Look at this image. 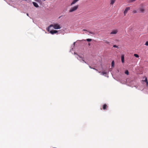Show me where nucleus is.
<instances>
[{"mask_svg":"<svg viewBox=\"0 0 148 148\" xmlns=\"http://www.w3.org/2000/svg\"><path fill=\"white\" fill-rule=\"evenodd\" d=\"M27 16H29V14H28V13H27Z\"/></svg>","mask_w":148,"mask_h":148,"instance_id":"27","label":"nucleus"},{"mask_svg":"<svg viewBox=\"0 0 148 148\" xmlns=\"http://www.w3.org/2000/svg\"><path fill=\"white\" fill-rule=\"evenodd\" d=\"M121 60L122 62L123 63L124 62V55H123L121 56Z\"/></svg>","mask_w":148,"mask_h":148,"instance_id":"8","label":"nucleus"},{"mask_svg":"<svg viewBox=\"0 0 148 148\" xmlns=\"http://www.w3.org/2000/svg\"><path fill=\"white\" fill-rule=\"evenodd\" d=\"M44 1H45V0H43Z\"/></svg>","mask_w":148,"mask_h":148,"instance_id":"29","label":"nucleus"},{"mask_svg":"<svg viewBox=\"0 0 148 148\" xmlns=\"http://www.w3.org/2000/svg\"><path fill=\"white\" fill-rule=\"evenodd\" d=\"M133 13H136L137 12L136 11V10H134L133 12Z\"/></svg>","mask_w":148,"mask_h":148,"instance_id":"25","label":"nucleus"},{"mask_svg":"<svg viewBox=\"0 0 148 148\" xmlns=\"http://www.w3.org/2000/svg\"><path fill=\"white\" fill-rule=\"evenodd\" d=\"M98 72L99 73H100L101 72L100 71H98Z\"/></svg>","mask_w":148,"mask_h":148,"instance_id":"28","label":"nucleus"},{"mask_svg":"<svg viewBox=\"0 0 148 148\" xmlns=\"http://www.w3.org/2000/svg\"><path fill=\"white\" fill-rule=\"evenodd\" d=\"M145 45L146 46H148V41H147L145 42Z\"/></svg>","mask_w":148,"mask_h":148,"instance_id":"23","label":"nucleus"},{"mask_svg":"<svg viewBox=\"0 0 148 148\" xmlns=\"http://www.w3.org/2000/svg\"><path fill=\"white\" fill-rule=\"evenodd\" d=\"M116 0H110V4L111 5H113L115 1Z\"/></svg>","mask_w":148,"mask_h":148,"instance_id":"11","label":"nucleus"},{"mask_svg":"<svg viewBox=\"0 0 148 148\" xmlns=\"http://www.w3.org/2000/svg\"><path fill=\"white\" fill-rule=\"evenodd\" d=\"M144 82H147V79L146 77L145 78V79L144 80Z\"/></svg>","mask_w":148,"mask_h":148,"instance_id":"24","label":"nucleus"},{"mask_svg":"<svg viewBox=\"0 0 148 148\" xmlns=\"http://www.w3.org/2000/svg\"><path fill=\"white\" fill-rule=\"evenodd\" d=\"M53 27L54 29H58L61 28V27H60L59 25L57 23L54 25L51 24L49 26V27Z\"/></svg>","mask_w":148,"mask_h":148,"instance_id":"2","label":"nucleus"},{"mask_svg":"<svg viewBox=\"0 0 148 148\" xmlns=\"http://www.w3.org/2000/svg\"><path fill=\"white\" fill-rule=\"evenodd\" d=\"M113 47H116V48H119V47H118L117 46H116V45H114L113 46Z\"/></svg>","mask_w":148,"mask_h":148,"instance_id":"21","label":"nucleus"},{"mask_svg":"<svg viewBox=\"0 0 148 148\" xmlns=\"http://www.w3.org/2000/svg\"><path fill=\"white\" fill-rule=\"evenodd\" d=\"M79 0H73V2L71 4V5L75 4L76 2L78 1Z\"/></svg>","mask_w":148,"mask_h":148,"instance_id":"7","label":"nucleus"},{"mask_svg":"<svg viewBox=\"0 0 148 148\" xmlns=\"http://www.w3.org/2000/svg\"><path fill=\"white\" fill-rule=\"evenodd\" d=\"M86 40L87 41H88V42H90V41H91L92 40V39H89V38H88V39H86Z\"/></svg>","mask_w":148,"mask_h":148,"instance_id":"18","label":"nucleus"},{"mask_svg":"<svg viewBox=\"0 0 148 148\" xmlns=\"http://www.w3.org/2000/svg\"><path fill=\"white\" fill-rule=\"evenodd\" d=\"M118 32V30L117 29H113L112 31L110 32V34H116Z\"/></svg>","mask_w":148,"mask_h":148,"instance_id":"3","label":"nucleus"},{"mask_svg":"<svg viewBox=\"0 0 148 148\" xmlns=\"http://www.w3.org/2000/svg\"><path fill=\"white\" fill-rule=\"evenodd\" d=\"M79 5H77L75 6L71 7L69 10V12H72L76 10L78 8Z\"/></svg>","mask_w":148,"mask_h":148,"instance_id":"1","label":"nucleus"},{"mask_svg":"<svg viewBox=\"0 0 148 148\" xmlns=\"http://www.w3.org/2000/svg\"><path fill=\"white\" fill-rule=\"evenodd\" d=\"M108 107L107 105L106 104H104L103 106V110L106 109V108Z\"/></svg>","mask_w":148,"mask_h":148,"instance_id":"6","label":"nucleus"},{"mask_svg":"<svg viewBox=\"0 0 148 148\" xmlns=\"http://www.w3.org/2000/svg\"><path fill=\"white\" fill-rule=\"evenodd\" d=\"M146 86H148V81L146 82Z\"/></svg>","mask_w":148,"mask_h":148,"instance_id":"26","label":"nucleus"},{"mask_svg":"<svg viewBox=\"0 0 148 148\" xmlns=\"http://www.w3.org/2000/svg\"><path fill=\"white\" fill-rule=\"evenodd\" d=\"M125 73L127 75H128L129 74V72L128 70H126L125 72Z\"/></svg>","mask_w":148,"mask_h":148,"instance_id":"16","label":"nucleus"},{"mask_svg":"<svg viewBox=\"0 0 148 148\" xmlns=\"http://www.w3.org/2000/svg\"><path fill=\"white\" fill-rule=\"evenodd\" d=\"M89 67L91 68V69H93L94 70H95L97 71H98V70L96 69L95 68H92V67H91L90 66H89Z\"/></svg>","mask_w":148,"mask_h":148,"instance_id":"22","label":"nucleus"},{"mask_svg":"<svg viewBox=\"0 0 148 148\" xmlns=\"http://www.w3.org/2000/svg\"><path fill=\"white\" fill-rule=\"evenodd\" d=\"M83 30L86 31L88 32H89V33L90 34H94V33L93 32H90V31H87V30H86V29H83Z\"/></svg>","mask_w":148,"mask_h":148,"instance_id":"13","label":"nucleus"},{"mask_svg":"<svg viewBox=\"0 0 148 148\" xmlns=\"http://www.w3.org/2000/svg\"><path fill=\"white\" fill-rule=\"evenodd\" d=\"M58 32L56 30H51L50 32L52 34H56Z\"/></svg>","mask_w":148,"mask_h":148,"instance_id":"5","label":"nucleus"},{"mask_svg":"<svg viewBox=\"0 0 148 148\" xmlns=\"http://www.w3.org/2000/svg\"><path fill=\"white\" fill-rule=\"evenodd\" d=\"M105 42L107 44H109L110 43V42L106 40L105 41Z\"/></svg>","mask_w":148,"mask_h":148,"instance_id":"20","label":"nucleus"},{"mask_svg":"<svg viewBox=\"0 0 148 148\" xmlns=\"http://www.w3.org/2000/svg\"><path fill=\"white\" fill-rule=\"evenodd\" d=\"M78 56L79 57V58H81V59H78V58H77V59H78V60H79V61H80L81 62V60H82V58H82V56H80L78 55Z\"/></svg>","mask_w":148,"mask_h":148,"instance_id":"14","label":"nucleus"},{"mask_svg":"<svg viewBox=\"0 0 148 148\" xmlns=\"http://www.w3.org/2000/svg\"><path fill=\"white\" fill-rule=\"evenodd\" d=\"M82 61H83L84 63H85L86 64H87V62L84 60L83 58H82Z\"/></svg>","mask_w":148,"mask_h":148,"instance_id":"19","label":"nucleus"},{"mask_svg":"<svg viewBox=\"0 0 148 148\" xmlns=\"http://www.w3.org/2000/svg\"><path fill=\"white\" fill-rule=\"evenodd\" d=\"M134 56H135V57H136V58H138L139 57V56L138 55L136 54H134Z\"/></svg>","mask_w":148,"mask_h":148,"instance_id":"17","label":"nucleus"},{"mask_svg":"<svg viewBox=\"0 0 148 148\" xmlns=\"http://www.w3.org/2000/svg\"><path fill=\"white\" fill-rule=\"evenodd\" d=\"M33 4L34 6H35L36 7H38L39 6L37 3H36L35 2H33Z\"/></svg>","mask_w":148,"mask_h":148,"instance_id":"9","label":"nucleus"},{"mask_svg":"<svg viewBox=\"0 0 148 148\" xmlns=\"http://www.w3.org/2000/svg\"><path fill=\"white\" fill-rule=\"evenodd\" d=\"M101 74L103 75H106L107 74V73L105 72V71H103L102 72H101Z\"/></svg>","mask_w":148,"mask_h":148,"instance_id":"12","label":"nucleus"},{"mask_svg":"<svg viewBox=\"0 0 148 148\" xmlns=\"http://www.w3.org/2000/svg\"><path fill=\"white\" fill-rule=\"evenodd\" d=\"M114 62L113 61L112 62V67H113L114 66Z\"/></svg>","mask_w":148,"mask_h":148,"instance_id":"15","label":"nucleus"},{"mask_svg":"<svg viewBox=\"0 0 148 148\" xmlns=\"http://www.w3.org/2000/svg\"><path fill=\"white\" fill-rule=\"evenodd\" d=\"M130 9V7H128L126 8L124 12V15L125 16L126 14L127 13V11Z\"/></svg>","mask_w":148,"mask_h":148,"instance_id":"4","label":"nucleus"},{"mask_svg":"<svg viewBox=\"0 0 148 148\" xmlns=\"http://www.w3.org/2000/svg\"><path fill=\"white\" fill-rule=\"evenodd\" d=\"M140 11L141 12L144 13V9L143 8H140Z\"/></svg>","mask_w":148,"mask_h":148,"instance_id":"10","label":"nucleus"}]
</instances>
